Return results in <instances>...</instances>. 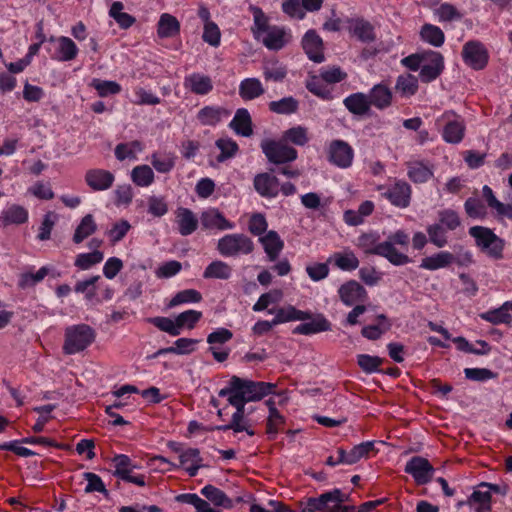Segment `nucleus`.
Segmentation results:
<instances>
[{
    "label": "nucleus",
    "instance_id": "nucleus-23",
    "mask_svg": "<svg viewBox=\"0 0 512 512\" xmlns=\"http://www.w3.org/2000/svg\"><path fill=\"white\" fill-rule=\"evenodd\" d=\"M329 330H331V323L322 314H317L310 322H305L296 326L293 333L311 335Z\"/></svg>",
    "mask_w": 512,
    "mask_h": 512
},
{
    "label": "nucleus",
    "instance_id": "nucleus-22",
    "mask_svg": "<svg viewBox=\"0 0 512 512\" xmlns=\"http://www.w3.org/2000/svg\"><path fill=\"white\" fill-rule=\"evenodd\" d=\"M367 96L370 105L380 110L388 108L392 103V91L383 83L373 86Z\"/></svg>",
    "mask_w": 512,
    "mask_h": 512
},
{
    "label": "nucleus",
    "instance_id": "nucleus-38",
    "mask_svg": "<svg viewBox=\"0 0 512 512\" xmlns=\"http://www.w3.org/2000/svg\"><path fill=\"white\" fill-rule=\"evenodd\" d=\"M175 501L194 506L196 512H221L220 510L212 508L206 500L194 493L179 494L175 496Z\"/></svg>",
    "mask_w": 512,
    "mask_h": 512
},
{
    "label": "nucleus",
    "instance_id": "nucleus-5",
    "mask_svg": "<svg viewBox=\"0 0 512 512\" xmlns=\"http://www.w3.org/2000/svg\"><path fill=\"white\" fill-rule=\"evenodd\" d=\"M217 250L224 257L247 255L253 252L254 243L245 234H227L218 240Z\"/></svg>",
    "mask_w": 512,
    "mask_h": 512
},
{
    "label": "nucleus",
    "instance_id": "nucleus-45",
    "mask_svg": "<svg viewBox=\"0 0 512 512\" xmlns=\"http://www.w3.org/2000/svg\"><path fill=\"white\" fill-rule=\"evenodd\" d=\"M383 359L378 356H371L368 354H359L357 356V363L363 372L372 374L375 372H382L380 366L383 363Z\"/></svg>",
    "mask_w": 512,
    "mask_h": 512
},
{
    "label": "nucleus",
    "instance_id": "nucleus-40",
    "mask_svg": "<svg viewBox=\"0 0 512 512\" xmlns=\"http://www.w3.org/2000/svg\"><path fill=\"white\" fill-rule=\"evenodd\" d=\"M222 114L228 112L220 107L205 106L198 112L197 118L203 125L214 126L221 120Z\"/></svg>",
    "mask_w": 512,
    "mask_h": 512
},
{
    "label": "nucleus",
    "instance_id": "nucleus-8",
    "mask_svg": "<svg viewBox=\"0 0 512 512\" xmlns=\"http://www.w3.org/2000/svg\"><path fill=\"white\" fill-rule=\"evenodd\" d=\"M404 471L413 477L417 485H425L432 480L435 469L428 459L422 456H413L406 463Z\"/></svg>",
    "mask_w": 512,
    "mask_h": 512
},
{
    "label": "nucleus",
    "instance_id": "nucleus-54",
    "mask_svg": "<svg viewBox=\"0 0 512 512\" xmlns=\"http://www.w3.org/2000/svg\"><path fill=\"white\" fill-rule=\"evenodd\" d=\"M286 74V68L278 61L268 62L263 67V75L266 80L280 82L286 77Z\"/></svg>",
    "mask_w": 512,
    "mask_h": 512
},
{
    "label": "nucleus",
    "instance_id": "nucleus-42",
    "mask_svg": "<svg viewBox=\"0 0 512 512\" xmlns=\"http://www.w3.org/2000/svg\"><path fill=\"white\" fill-rule=\"evenodd\" d=\"M298 107V100L292 96L284 97L278 101H272L269 103L270 111L283 115H289L297 112Z\"/></svg>",
    "mask_w": 512,
    "mask_h": 512
},
{
    "label": "nucleus",
    "instance_id": "nucleus-16",
    "mask_svg": "<svg viewBox=\"0 0 512 512\" xmlns=\"http://www.w3.org/2000/svg\"><path fill=\"white\" fill-rule=\"evenodd\" d=\"M48 41L51 43H56L57 45L53 59L62 62H68L76 58L78 54V48L74 41L69 37L60 36L56 38L51 36Z\"/></svg>",
    "mask_w": 512,
    "mask_h": 512
},
{
    "label": "nucleus",
    "instance_id": "nucleus-63",
    "mask_svg": "<svg viewBox=\"0 0 512 512\" xmlns=\"http://www.w3.org/2000/svg\"><path fill=\"white\" fill-rule=\"evenodd\" d=\"M202 312L196 310H187L185 312L180 313L176 317V322L178 324L179 331L184 326H187L189 329L194 328L196 323L201 319Z\"/></svg>",
    "mask_w": 512,
    "mask_h": 512
},
{
    "label": "nucleus",
    "instance_id": "nucleus-7",
    "mask_svg": "<svg viewBox=\"0 0 512 512\" xmlns=\"http://www.w3.org/2000/svg\"><path fill=\"white\" fill-rule=\"evenodd\" d=\"M461 54L465 64L474 70H482L488 64V50L485 45L478 40L466 42L463 45Z\"/></svg>",
    "mask_w": 512,
    "mask_h": 512
},
{
    "label": "nucleus",
    "instance_id": "nucleus-64",
    "mask_svg": "<svg viewBox=\"0 0 512 512\" xmlns=\"http://www.w3.org/2000/svg\"><path fill=\"white\" fill-rule=\"evenodd\" d=\"M438 217H439V223L442 226H445L449 230H455L461 224V221H460V218H459L457 212H455L454 210H451V209H445V210L439 211Z\"/></svg>",
    "mask_w": 512,
    "mask_h": 512
},
{
    "label": "nucleus",
    "instance_id": "nucleus-34",
    "mask_svg": "<svg viewBox=\"0 0 512 512\" xmlns=\"http://www.w3.org/2000/svg\"><path fill=\"white\" fill-rule=\"evenodd\" d=\"M96 231L97 224L93 215L87 214L81 219L80 223L76 227L72 240L75 244H80Z\"/></svg>",
    "mask_w": 512,
    "mask_h": 512
},
{
    "label": "nucleus",
    "instance_id": "nucleus-53",
    "mask_svg": "<svg viewBox=\"0 0 512 512\" xmlns=\"http://www.w3.org/2000/svg\"><path fill=\"white\" fill-rule=\"evenodd\" d=\"M479 316L481 319L488 321L494 325L502 323L509 324L512 321V316L508 312H506L503 305L497 309L481 313Z\"/></svg>",
    "mask_w": 512,
    "mask_h": 512
},
{
    "label": "nucleus",
    "instance_id": "nucleus-47",
    "mask_svg": "<svg viewBox=\"0 0 512 512\" xmlns=\"http://www.w3.org/2000/svg\"><path fill=\"white\" fill-rule=\"evenodd\" d=\"M131 177L133 182L141 187H146L154 181L153 170L148 165H140L132 170Z\"/></svg>",
    "mask_w": 512,
    "mask_h": 512
},
{
    "label": "nucleus",
    "instance_id": "nucleus-44",
    "mask_svg": "<svg viewBox=\"0 0 512 512\" xmlns=\"http://www.w3.org/2000/svg\"><path fill=\"white\" fill-rule=\"evenodd\" d=\"M123 8V3L116 1L111 5L109 15L118 23L121 28L127 29L134 24L135 18L128 13L122 12Z\"/></svg>",
    "mask_w": 512,
    "mask_h": 512
},
{
    "label": "nucleus",
    "instance_id": "nucleus-51",
    "mask_svg": "<svg viewBox=\"0 0 512 512\" xmlns=\"http://www.w3.org/2000/svg\"><path fill=\"white\" fill-rule=\"evenodd\" d=\"M216 146L220 150V154L217 156L218 162H224L225 160L232 158L238 151L237 143L231 138H220L216 141Z\"/></svg>",
    "mask_w": 512,
    "mask_h": 512
},
{
    "label": "nucleus",
    "instance_id": "nucleus-39",
    "mask_svg": "<svg viewBox=\"0 0 512 512\" xmlns=\"http://www.w3.org/2000/svg\"><path fill=\"white\" fill-rule=\"evenodd\" d=\"M420 37L423 41L429 43L434 47H440L445 41L443 31L432 24H424L420 30Z\"/></svg>",
    "mask_w": 512,
    "mask_h": 512
},
{
    "label": "nucleus",
    "instance_id": "nucleus-32",
    "mask_svg": "<svg viewBox=\"0 0 512 512\" xmlns=\"http://www.w3.org/2000/svg\"><path fill=\"white\" fill-rule=\"evenodd\" d=\"M454 260L455 257L452 253L441 251L435 255L423 258L420 267L427 270H437L449 266Z\"/></svg>",
    "mask_w": 512,
    "mask_h": 512
},
{
    "label": "nucleus",
    "instance_id": "nucleus-49",
    "mask_svg": "<svg viewBox=\"0 0 512 512\" xmlns=\"http://www.w3.org/2000/svg\"><path fill=\"white\" fill-rule=\"evenodd\" d=\"M466 214L473 219H484L487 216V209L483 202L477 197H469L464 203Z\"/></svg>",
    "mask_w": 512,
    "mask_h": 512
},
{
    "label": "nucleus",
    "instance_id": "nucleus-50",
    "mask_svg": "<svg viewBox=\"0 0 512 512\" xmlns=\"http://www.w3.org/2000/svg\"><path fill=\"white\" fill-rule=\"evenodd\" d=\"M202 300L200 292L194 289H186L178 292L168 303L169 308L176 307L183 303H198Z\"/></svg>",
    "mask_w": 512,
    "mask_h": 512
},
{
    "label": "nucleus",
    "instance_id": "nucleus-26",
    "mask_svg": "<svg viewBox=\"0 0 512 512\" xmlns=\"http://www.w3.org/2000/svg\"><path fill=\"white\" fill-rule=\"evenodd\" d=\"M236 134L249 137L253 133L252 119L247 109L240 108L236 111L229 125Z\"/></svg>",
    "mask_w": 512,
    "mask_h": 512
},
{
    "label": "nucleus",
    "instance_id": "nucleus-24",
    "mask_svg": "<svg viewBox=\"0 0 512 512\" xmlns=\"http://www.w3.org/2000/svg\"><path fill=\"white\" fill-rule=\"evenodd\" d=\"M184 86L197 95H206L213 89L211 78L199 73L187 76L184 80Z\"/></svg>",
    "mask_w": 512,
    "mask_h": 512
},
{
    "label": "nucleus",
    "instance_id": "nucleus-46",
    "mask_svg": "<svg viewBox=\"0 0 512 512\" xmlns=\"http://www.w3.org/2000/svg\"><path fill=\"white\" fill-rule=\"evenodd\" d=\"M453 341L457 344L460 351H464L476 355H486L491 351L490 345L484 340H478L476 343L481 346V349L475 348L464 337H456Z\"/></svg>",
    "mask_w": 512,
    "mask_h": 512
},
{
    "label": "nucleus",
    "instance_id": "nucleus-17",
    "mask_svg": "<svg viewBox=\"0 0 512 512\" xmlns=\"http://www.w3.org/2000/svg\"><path fill=\"white\" fill-rule=\"evenodd\" d=\"M338 292L341 301L347 306H352L358 301H364L367 297L365 288L355 280L343 284Z\"/></svg>",
    "mask_w": 512,
    "mask_h": 512
},
{
    "label": "nucleus",
    "instance_id": "nucleus-33",
    "mask_svg": "<svg viewBox=\"0 0 512 512\" xmlns=\"http://www.w3.org/2000/svg\"><path fill=\"white\" fill-rule=\"evenodd\" d=\"M408 177L414 183H424L433 177L432 167L420 161H412L407 163Z\"/></svg>",
    "mask_w": 512,
    "mask_h": 512
},
{
    "label": "nucleus",
    "instance_id": "nucleus-3",
    "mask_svg": "<svg viewBox=\"0 0 512 512\" xmlns=\"http://www.w3.org/2000/svg\"><path fill=\"white\" fill-rule=\"evenodd\" d=\"M95 330L87 324L72 325L65 329L63 352L72 355L85 350L95 340Z\"/></svg>",
    "mask_w": 512,
    "mask_h": 512
},
{
    "label": "nucleus",
    "instance_id": "nucleus-35",
    "mask_svg": "<svg viewBox=\"0 0 512 512\" xmlns=\"http://www.w3.org/2000/svg\"><path fill=\"white\" fill-rule=\"evenodd\" d=\"M264 94V88L257 78H246L241 81L239 95L244 100H252Z\"/></svg>",
    "mask_w": 512,
    "mask_h": 512
},
{
    "label": "nucleus",
    "instance_id": "nucleus-19",
    "mask_svg": "<svg viewBox=\"0 0 512 512\" xmlns=\"http://www.w3.org/2000/svg\"><path fill=\"white\" fill-rule=\"evenodd\" d=\"M268 313L275 314L272 324L276 325L296 320L304 321L312 318L309 312L298 310L292 305L277 309H269Z\"/></svg>",
    "mask_w": 512,
    "mask_h": 512
},
{
    "label": "nucleus",
    "instance_id": "nucleus-58",
    "mask_svg": "<svg viewBox=\"0 0 512 512\" xmlns=\"http://www.w3.org/2000/svg\"><path fill=\"white\" fill-rule=\"evenodd\" d=\"M283 297V293L279 289L271 290L262 294L258 301L254 304V311H262L268 308L270 304L279 302Z\"/></svg>",
    "mask_w": 512,
    "mask_h": 512
},
{
    "label": "nucleus",
    "instance_id": "nucleus-36",
    "mask_svg": "<svg viewBox=\"0 0 512 512\" xmlns=\"http://www.w3.org/2000/svg\"><path fill=\"white\" fill-rule=\"evenodd\" d=\"M232 274V268L221 260L211 262L204 270L203 277L205 279H221L227 280Z\"/></svg>",
    "mask_w": 512,
    "mask_h": 512
},
{
    "label": "nucleus",
    "instance_id": "nucleus-15",
    "mask_svg": "<svg viewBox=\"0 0 512 512\" xmlns=\"http://www.w3.org/2000/svg\"><path fill=\"white\" fill-rule=\"evenodd\" d=\"M254 188L262 196L266 198H274L279 193V180L272 173L265 172L257 174L254 177Z\"/></svg>",
    "mask_w": 512,
    "mask_h": 512
},
{
    "label": "nucleus",
    "instance_id": "nucleus-10",
    "mask_svg": "<svg viewBox=\"0 0 512 512\" xmlns=\"http://www.w3.org/2000/svg\"><path fill=\"white\" fill-rule=\"evenodd\" d=\"M444 70V58L441 53L428 50L421 66L419 77L423 83H429L440 76Z\"/></svg>",
    "mask_w": 512,
    "mask_h": 512
},
{
    "label": "nucleus",
    "instance_id": "nucleus-9",
    "mask_svg": "<svg viewBox=\"0 0 512 512\" xmlns=\"http://www.w3.org/2000/svg\"><path fill=\"white\" fill-rule=\"evenodd\" d=\"M446 122L443 128V139L447 143L458 144L462 141L465 133L464 122L456 116L454 111H446L437 120Z\"/></svg>",
    "mask_w": 512,
    "mask_h": 512
},
{
    "label": "nucleus",
    "instance_id": "nucleus-6",
    "mask_svg": "<svg viewBox=\"0 0 512 512\" xmlns=\"http://www.w3.org/2000/svg\"><path fill=\"white\" fill-rule=\"evenodd\" d=\"M261 149L267 160L276 165L293 162L298 157L297 150L284 140L265 139L261 142Z\"/></svg>",
    "mask_w": 512,
    "mask_h": 512
},
{
    "label": "nucleus",
    "instance_id": "nucleus-52",
    "mask_svg": "<svg viewBox=\"0 0 512 512\" xmlns=\"http://www.w3.org/2000/svg\"><path fill=\"white\" fill-rule=\"evenodd\" d=\"M83 477L88 482L84 490L85 493L99 492L106 498H109V491L106 489L100 476L92 472H85Z\"/></svg>",
    "mask_w": 512,
    "mask_h": 512
},
{
    "label": "nucleus",
    "instance_id": "nucleus-56",
    "mask_svg": "<svg viewBox=\"0 0 512 512\" xmlns=\"http://www.w3.org/2000/svg\"><path fill=\"white\" fill-rule=\"evenodd\" d=\"M335 265L341 270L351 271L359 266V260L352 251L334 254Z\"/></svg>",
    "mask_w": 512,
    "mask_h": 512
},
{
    "label": "nucleus",
    "instance_id": "nucleus-4",
    "mask_svg": "<svg viewBox=\"0 0 512 512\" xmlns=\"http://www.w3.org/2000/svg\"><path fill=\"white\" fill-rule=\"evenodd\" d=\"M469 234L475 239L482 252L494 259L503 257L504 241L493 230L483 226H473Z\"/></svg>",
    "mask_w": 512,
    "mask_h": 512
},
{
    "label": "nucleus",
    "instance_id": "nucleus-21",
    "mask_svg": "<svg viewBox=\"0 0 512 512\" xmlns=\"http://www.w3.org/2000/svg\"><path fill=\"white\" fill-rule=\"evenodd\" d=\"M385 196L393 205L405 208L410 203L411 187L405 181H398L385 193Z\"/></svg>",
    "mask_w": 512,
    "mask_h": 512
},
{
    "label": "nucleus",
    "instance_id": "nucleus-60",
    "mask_svg": "<svg viewBox=\"0 0 512 512\" xmlns=\"http://www.w3.org/2000/svg\"><path fill=\"white\" fill-rule=\"evenodd\" d=\"M149 322L156 326L159 330L164 331L171 336H178L180 334L178 324L168 317H154L150 318Z\"/></svg>",
    "mask_w": 512,
    "mask_h": 512
},
{
    "label": "nucleus",
    "instance_id": "nucleus-61",
    "mask_svg": "<svg viewBox=\"0 0 512 512\" xmlns=\"http://www.w3.org/2000/svg\"><path fill=\"white\" fill-rule=\"evenodd\" d=\"M464 374L468 380L476 382H483L497 378V373L487 368H465Z\"/></svg>",
    "mask_w": 512,
    "mask_h": 512
},
{
    "label": "nucleus",
    "instance_id": "nucleus-30",
    "mask_svg": "<svg viewBox=\"0 0 512 512\" xmlns=\"http://www.w3.org/2000/svg\"><path fill=\"white\" fill-rule=\"evenodd\" d=\"M201 494L214 506L230 509L233 507V501L219 488L208 484L201 490Z\"/></svg>",
    "mask_w": 512,
    "mask_h": 512
},
{
    "label": "nucleus",
    "instance_id": "nucleus-43",
    "mask_svg": "<svg viewBox=\"0 0 512 512\" xmlns=\"http://www.w3.org/2000/svg\"><path fill=\"white\" fill-rule=\"evenodd\" d=\"M395 89L400 92L402 96L410 97L418 90V80L411 74L400 75L396 80Z\"/></svg>",
    "mask_w": 512,
    "mask_h": 512
},
{
    "label": "nucleus",
    "instance_id": "nucleus-12",
    "mask_svg": "<svg viewBox=\"0 0 512 512\" xmlns=\"http://www.w3.org/2000/svg\"><path fill=\"white\" fill-rule=\"evenodd\" d=\"M228 403L235 407L236 411L233 413L230 423L222 425L218 427L219 431H227L233 430L235 433L242 432V429H246L245 427H240L241 424L248 422L246 418V409L245 405L247 402L241 400L240 398L227 394Z\"/></svg>",
    "mask_w": 512,
    "mask_h": 512
},
{
    "label": "nucleus",
    "instance_id": "nucleus-41",
    "mask_svg": "<svg viewBox=\"0 0 512 512\" xmlns=\"http://www.w3.org/2000/svg\"><path fill=\"white\" fill-rule=\"evenodd\" d=\"M285 31L277 26L271 27L263 38V44L270 50H280L285 45Z\"/></svg>",
    "mask_w": 512,
    "mask_h": 512
},
{
    "label": "nucleus",
    "instance_id": "nucleus-18",
    "mask_svg": "<svg viewBox=\"0 0 512 512\" xmlns=\"http://www.w3.org/2000/svg\"><path fill=\"white\" fill-rule=\"evenodd\" d=\"M200 223L204 229L228 230L234 227V224L228 221L216 208L203 211L200 216Z\"/></svg>",
    "mask_w": 512,
    "mask_h": 512
},
{
    "label": "nucleus",
    "instance_id": "nucleus-27",
    "mask_svg": "<svg viewBox=\"0 0 512 512\" xmlns=\"http://www.w3.org/2000/svg\"><path fill=\"white\" fill-rule=\"evenodd\" d=\"M260 243L263 245L264 251L270 261H275L281 250L283 249L284 243L279 237L276 231H269L266 235L259 238Z\"/></svg>",
    "mask_w": 512,
    "mask_h": 512
},
{
    "label": "nucleus",
    "instance_id": "nucleus-31",
    "mask_svg": "<svg viewBox=\"0 0 512 512\" xmlns=\"http://www.w3.org/2000/svg\"><path fill=\"white\" fill-rule=\"evenodd\" d=\"M180 32V23L171 14L164 13L160 16L157 25V33L160 38H172Z\"/></svg>",
    "mask_w": 512,
    "mask_h": 512
},
{
    "label": "nucleus",
    "instance_id": "nucleus-37",
    "mask_svg": "<svg viewBox=\"0 0 512 512\" xmlns=\"http://www.w3.org/2000/svg\"><path fill=\"white\" fill-rule=\"evenodd\" d=\"M0 219L4 225L23 224L28 220V212L22 206L12 205L2 212Z\"/></svg>",
    "mask_w": 512,
    "mask_h": 512
},
{
    "label": "nucleus",
    "instance_id": "nucleus-57",
    "mask_svg": "<svg viewBox=\"0 0 512 512\" xmlns=\"http://www.w3.org/2000/svg\"><path fill=\"white\" fill-rule=\"evenodd\" d=\"M283 140L289 141L297 146H304L309 141L307 129L302 126L292 127L284 132Z\"/></svg>",
    "mask_w": 512,
    "mask_h": 512
},
{
    "label": "nucleus",
    "instance_id": "nucleus-13",
    "mask_svg": "<svg viewBox=\"0 0 512 512\" xmlns=\"http://www.w3.org/2000/svg\"><path fill=\"white\" fill-rule=\"evenodd\" d=\"M302 47L307 54L308 58L315 63L324 61L323 54V40L313 29L308 30L303 39Z\"/></svg>",
    "mask_w": 512,
    "mask_h": 512
},
{
    "label": "nucleus",
    "instance_id": "nucleus-14",
    "mask_svg": "<svg viewBox=\"0 0 512 512\" xmlns=\"http://www.w3.org/2000/svg\"><path fill=\"white\" fill-rule=\"evenodd\" d=\"M114 175L104 169H89L85 174L86 184L94 191H104L113 185Z\"/></svg>",
    "mask_w": 512,
    "mask_h": 512
},
{
    "label": "nucleus",
    "instance_id": "nucleus-2",
    "mask_svg": "<svg viewBox=\"0 0 512 512\" xmlns=\"http://www.w3.org/2000/svg\"><path fill=\"white\" fill-rule=\"evenodd\" d=\"M276 385L269 382H256L232 376L228 385L218 393L220 397L232 394L245 402L259 401L265 396L273 393Z\"/></svg>",
    "mask_w": 512,
    "mask_h": 512
},
{
    "label": "nucleus",
    "instance_id": "nucleus-28",
    "mask_svg": "<svg viewBox=\"0 0 512 512\" xmlns=\"http://www.w3.org/2000/svg\"><path fill=\"white\" fill-rule=\"evenodd\" d=\"M351 32L361 42L370 43L375 41L376 35L372 24L363 18L350 19Z\"/></svg>",
    "mask_w": 512,
    "mask_h": 512
},
{
    "label": "nucleus",
    "instance_id": "nucleus-29",
    "mask_svg": "<svg viewBox=\"0 0 512 512\" xmlns=\"http://www.w3.org/2000/svg\"><path fill=\"white\" fill-rule=\"evenodd\" d=\"M199 340L197 339H191V338H179L175 341V346L173 347H167V348H161L158 351H156L154 354L148 356L149 359L156 358L163 354H178V355H184V354H190L194 351V345L198 343Z\"/></svg>",
    "mask_w": 512,
    "mask_h": 512
},
{
    "label": "nucleus",
    "instance_id": "nucleus-62",
    "mask_svg": "<svg viewBox=\"0 0 512 512\" xmlns=\"http://www.w3.org/2000/svg\"><path fill=\"white\" fill-rule=\"evenodd\" d=\"M91 85L97 90L99 96L101 97L114 95L121 91L120 85L115 81H102L99 79H94Z\"/></svg>",
    "mask_w": 512,
    "mask_h": 512
},
{
    "label": "nucleus",
    "instance_id": "nucleus-48",
    "mask_svg": "<svg viewBox=\"0 0 512 512\" xmlns=\"http://www.w3.org/2000/svg\"><path fill=\"white\" fill-rule=\"evenodd\" d=\"M104 258V254L99 250H94L90 253L78 254L75 259V266L81 270H87L92 266L100 263Z\"/></svg>",
    "mask_w": 512,
    "mask_h": 512
},
{
    "label": "nucleus",
    "instance_id": "nucleus-25",
    "mask_svg": "<svg viewBox=\"0 0 512 512\" xmlns=\"http://www.w3.org/2000/svg\"><path fill=\"white\" fill-rule=\"evenodd\" d=\"M343 104L350 113L358 116L367 114L371 107L368 96L361 92L349 95L344 99Z\"/></svg>",
    "mask_w": 512,
    "mask_h": 512
},
{
    "label": "nucleus",
    "instance_id": "nucleus-20",
    "mask_svg": "<svg viewBox=\"0 0 512 512\" xmlns=\"http://www.w3.org/2000/svg\"><path fill=\"white\" fill-rule=\"evenodd\" d=\"M175 214L180 235L188 236L197 230L199 221L190 209L179 207Z\"/></svg>",
    "mask_w": 512,
    "mask_h": 512
},
{
    "label": "nucleus",
    "instance_id": "nucleus-1",
    "mask_svg": "<svg viewBox=\"0 0 512 512\" xmlns=\"http://www.w3.org/2000/svg\"><path fill=\"white\" fill-rule=\"evenodd\" d=\"M378 239L379 236L374 233L362 234L358 238V246L366 254L384 257L395 266L405 265L412 261L407 254L400 252L396 248V245L405 249L408 247L410 238L405 231L397 230L381 243H378Z\"/></svg>",
    "mask_w": 512,
    "mask_h": 512
},
{
    "label": "nucleus",
    "instance_id": "nucleus-11",
    "mask_svg": "<svg viewBox=\"0 0 512 512\" xmlns=\"http://www.w3.org/2000/svg\"><path fill=\"white\" fill-rule=\"evenodd\" d=\"M354 157L352 147L343 140H333L329 146V161L339 168L351 166Z\"/></svg>",
    "mask_w": 512,
    "mask_h": 512
},
{
    "label": "nucleus",
    "instance_id": "nucleus-55",
    "mask_svg": "<svg viewBox=\"0 0 512 512\" xmlns=\"http://www.w3.org/2000/svg\"><path fill=\"white\" fill-rule=\"evenodd\" d=\"M250 10L253 14L254 25L252 31L256 38H259L260 33L267 32L270 28L268 26V18L264 14L261 8L257 6H250Z\"/></svg>",
    "mask_w": 512,
    "mask_h": 512
},
{
    "label": "nucleus",
    "instance_id": "nucleus-59",
    "mask_svg": "<svg viewBox=\"0 0 512 512\" xmlns=\"http://www.w3.org/2000/svg\"><path fill=\"white\" fill-rule=\"evenodd\" d=\"M429 240L436 247L442 248L447 244L446 230L440 223H435L427 227Z\"/></svg>",
    "mask_w": 512,
    "mask_h": 512
}]
</instances>
